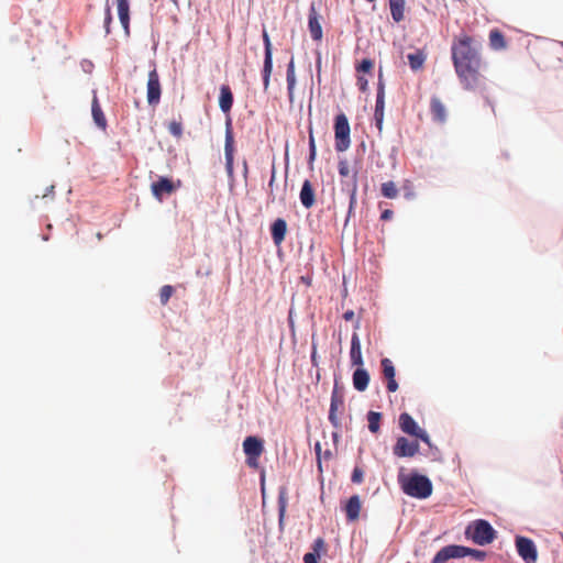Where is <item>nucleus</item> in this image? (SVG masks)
<instances>
[{"label": "nucleus", "mask_w": 563, "mask_h": 563, "mask_svg": "<svg viewBox=\"0 0 563 563\" xmlns=\"http://www.w3.org/2000/svg\"><path fill=\"white\" fill-rule=\"evenodd\" d=\"M339 174L341 177H349L351 174L350 166L346 159H341L339 162Z\"/></svg>", "instance_id": "obj_37"}, {"label": "nucleus", "mask_w": 563, "mask_h": 563, "mask_svg": "<svg viewBox=\"0 0 563 563\" xmlns=\"http://www.w3.org/2000/svg\"><path fill=\"white\" fill-rule=\"evenodd\" d=\"M465 534L478 545L489 544L496 538V531L492 525L483 519H477L470 523L465 530Z\"/></svg>", "instance_id": "obj_4"}, {"label": "nucleus", "mask_w": 563, "mask_h": 563, "mask_svg": "<svg viewBox=\"0 0 563 563\" xmlns=\"http://www.w3.org/2000/svg\"><path fill=\"white\" fill-rule=\"evenodd\" d=\"M356 84H357L358 89L362 92H365L367 90V87H368V79L365 78L364 75L358 74L357 75V82Z\"/></svg>", "instance_id": "obj_40"}, {"label": "nucleus", "mask_w": 563, "mask_h": 563, "mask_svg": "<svg viewBox=\"0 0 563 563\" xmlns=\"http://www.w3.org/2000/svg\"><path fill=\"white\" fill-rule=\"evenodd\" d=\"M408 62L412 70H419L426 60V55L421 51L408 54Z\"/></svg>", "instance_id": "obj_27"}, {"label": "nucleus", "mask_w": 563, "mask_h": 563, "mask_svg": "<svg viewBox=\"0 0 563 563\" xmlns=\"http://www.w3.org/2000/svg\"><path fill=\"white\" fill-rule=\"evenodd\" d=\"M380 192L385 198L395 199L398 196V188L394 181L383 183Z\"/></svg>", "instance_id": "obj_30"}, {"label": "nucleus", "mask_w": 563, "mask_h": 563, "mask_svg": "<svg viewBox=\"0 0 563 563\" xmlns=\"http://www.w3.org/2000/svg\"><path fill=\"white\" fill-rule=\"evenodd\" d=\"M303 562L305 563H318V555H317V553H311V552L306 553L303 555Z\"/></svg>", "instance_id": "obj_42"}, {"label": "nucleus", "mask_w": 563, "mask_h": 563, "mask_svg": "<svg viewBox=\"0 0 563 563\" xmlns=\"http://www.w3.org/2000/svg\"><path fill=\"white\" fill-rule=\"evenodd\" d=\"M419 451V443L417 441H409L405 437L397 439L393 452L398 457H412Z\"/></svg>", "instance_id": "obj_12"}, {"label": "nucleus", "mask_w": 563, "mask_h": 563, "mask_svg": "<svg viewBox=\"0 0 563 563\" xmlns=\"http://www.w3.org/2000/svg\"><path fill=\"white\" fill-rule=\"evenodd\" d=\"M272 234L275 244L278 246L282 243V218H277L272 225Z\"/></svg>", "instance_id": "obj_33"}, {"label": "nucleus", "mask_w": 563, "mask_h": 563, "mask_svg": "<svg viewBox=\"0 0 563 563\" xmlns=\"http://www.w3.org/2000/svg\"><path fill=\"white\" fill-rule=\"evenodd\" d=\"M430 113L432 115V120L438 123H444L446 121V108L442 100L437 96H433L430 100Z\"/></svg>", "instance_id": "obj_17"}, {"label": "nucleus", "mask_w": 563, "mask_h": 563, "mask_svg": "<svg viewBox=\"0 0 563 563\" xmlns=\"http://www.w3.org/2000/svg\"><path fill=\"white\" fill-rule=\"evenodd\" d=\"M481 43L474 37L462 33L454 38L451 47L452 62L462 87L466 90H478L484 87L482 74L483 60L479 54Z\"/></svg>", "instance_id": "obj_1"}, {"label": "nucleus", "mask_w": 563, "mask_h": 563, "mask_svg": "<svg viewBox=\"0 0 563 563\" xmlns=\"http://www.w3.org/2000/svg\"><path fill=\"white\" fill-rule=\"evenodd\" d=\"M384 98H385V87H384V82L382 80V73H379V81H378V89H377L376 104H375V112H374L376 125L379 131H382L383 119H384V106H385Z\"/></svg>", "instance_id": "obj_15"}, {"label": "nucleus", "mask_w": 563, "mask_h": 563, "mask_svg": "<svg viewBox=\"0 0 563 563\" xmlns=\"http://www.w3.org/2000/svg\"><path fill=\"white\" fill-rule=\"evenodd\" d=\"M355 195H356V175L354 174L352 176V189H351V202H350L351 208L355 201Z\"/></svg>", "instance_id": "obj_41"}, {"label": "nucleus", "mask_w": 563, "mask_h": 563, "mask_svg": "<svg viewBox=\"0 0 563 563\" xmlns=\"http://www.w3.org/2000/svg\"><path fill=\"white\" fill-rule=\"evenodd\" d=\"M343 410H344V397H343V394L340 393L335 386L331 394L329 420L332 423V426L336 429H339L341 427L339 413H342Z\"/></svg>", "instance_id": "obj_10"}, {"label": "nucleus", "mask_w": 563, "mask_h": 563, "mask_svg": "<svg viewBox=\"0 0 563 563\" xmlns=\"http://www.w3.org/2000/svg\"><path fill=\"white\" fill-rule=\"evenodd\" d=\"M312 549V553H317V555L319 556L320 552L325 550L324 540L322 538H318L317 540H314Z\"/></svg>", "instance_id": "obj_39"}, {"label": "nucleus", "mask_w": 563, "mask_h": 563, "mask_svg": "<svg viewBox=\"0 0 563 563\" xmlns=\"http://www.w3.org/2000/svg\"><path fill=\"white\" fill-rule=\"evenodd\" d=\"M361 508H362V504H361L360 496H357V495L351 496L344 506L346 519L351 522L356 521L360 518Z\"/></svg>", "instance_id": "obj_19"}, {"label": "nucleus", "mask_w": 563, "mask_h": 563, "mask_svg": "<svg viewBox=\"0 0 563 563\" xmlns=\"http://www.w3.org/2000/svg\"><path fill=\"white\" fill-rule=\"evenodd\" d=\"M233 104V93L228 85L220 88L219 107L224 113H229Z\"/></svg>", "instance_id": "obj_20"}, {"label": "nucleus", "mask_w": 563, "mask_h": 563, "mask_svg": "<svg viewBox=\"0 0 563 563\" xmlns=\"http://www.w3.org/2000/svg\"><path fill=\"white\" fill-rule=\"evenodd\" d=\"M233 154H234V137L231 130V122L228 121L225 130V143H224V155H225V167L228 173H233Z\"/></svg>", "instance_id": "obj_14"}, {"label": "nucleus", "mask_w": 563, "mask_h": 563, "mask_svg": "<svg viewBox=\"0 0 563 563\" xmlns=\"http://www.w3.org/2000/svg\"><path fill=\"white\" fill-rule=\"evenodd\" d=\"M324 5L322 2H312L308 15V29L313 41L322 38V23L324 22Z\"/></svg>", "instance_id": "obj_6"}, {"label": "nucleus", "mask_w": 563, "mask_h": 563, "mask_svg": "<svg viewBox=\"0 0 563 563\" xmlns=\"http://www.w3.org/2000/svg\"><path fill=\"white\" fill-rule=\"evenodd\" d=\"M369 383V374L361 366L353 373V386L358 391H364Z\"/></svg>", "instance_id": "obj_22"}, {"label": "nucleus", "mask_w": 563, "mask_h": 563, "mask_svg": "<svg viewBox=\"0 0 563 563\" xmlns=\"http://www.w3.org/2000/svg\"><path fill=\"white\" fill-rule=\"evenodd\" d=\"M288 320H289L290 327L292 328L291 310L289 311Z\"/></svg>", "instance_id": "obj_47"}, {"label": "nucleus", "mask_w": 563, "mask_h": 563, "mask_svg": "<svg viewBox=\"0 0 563 563\" xmlns=\"http://www.w3.org/2000/svg\"><path fill=\"white\" fill-rule=\"evenodd\" d=\"M354 317V312L353 311H346L344 314H343V318L345 320H352Z\"/></svg>", "instance_id": "obj_45"}, {"label": "nucleus", "mask_w": 563, "mask_h": 563, "mask_svg": "<svg viewBox=\"0 0 563 563\" xmlns=\"http://www.w3.org/2000/svg\"><path fill=\"white\" fill-rule=\"evenodd\" d=\"M47 190H48L49 192H53V190H54V186H51Z\"/></svg>", "instance_id": "obj_49"}, {"label": "nucleus", "mask_w": 563, "mask_h": 563, "mask_svg": "<svg viewBox=\"0 0 563 563\" xmlns=\"http://www.w3.org/2000/svg\"><path fill=\"white\" fill-rule=\"evenodd\" d=\"M106 13H107V16H106V22L110 21L111 20V15H110V8L107 7L106 9Z\"/></svg>", "instance_id": "obj_46"}, {"label": "nucleus", "mask_w": 563, "mask_h": 563, "mask_svg": "<svg viewBox=\"0 0 563 563\" xmlns=\"http://www.w3.org/2000/svg\"><path fill=\"white\" fill-rule=\"evenodd\" d=\"M177 186L167 177H159L151 185L152 194L158 201L163 200L164 195L173 194Z\"/></svg>", "instance_id": "obj_13"}, {"label": "nucleus", "mask_w": 563, "mask_h": 563, "mask_svg": "<svg viewBox=\"0 0 563 563\" xmlns=\"http://www.w3.org/2000/svg\"><path fill=\"white\" fill-rule=\"evenodd\" d=\"M162 87L159 81V75L156 68L152 69L148 74L147 80V102L151 106H155L161 100Z\"/></svg>", "instance_id": "obj_11"}, {"label": "nucleus", "mask_w": 563, "mask_h": 563, "mask_svg": "<svg viewBox=\"0 0 563 563\" xmlns=\"http://www.w3.org/2000/svg\"><path fill=\"white\" fill-rule=\"evenodd\" d=\"M394 216V212L390 210V209H386L382 212L380 214V219L383 221H387V220H390Z\"/></svg>", "instance_id": "obj_43"}, {"label": "nucleus", "mask_w": 563, "mask_h": 563, "mask_svg": "<svg viewBox=\"0 0 563 563\" xmlns=\"http://www.w3.org/2000/svg\"><path fill=\"white\" fill-rule=\"evenodd\" d=\"M382 413L376 411H369L367 413L368 430L372 433H377L380 428Z\"/></svg>", "instance_id": "obj_28"}, {"label": "nucleus", "mask_w": 563, "mask_h": 563, "mask_svg": "<svg viewBox=\"0 0 563 563\" xmlns=\"http://www.w3.org/2000/svg\"><path fill=\"white\" fill-rule=\"evenodd\" d=\"M274 179H275V170H273V176H272L271 184L274 181Z\"/></svg>", "instance_id": "obj_48"}, {"label": "nucleus", "mask_w": 563, "mask_h": 563, "mask_svg": "<svg viewBox=\"0 0 563 563\" xmlns=\"http://www.w3.org/2000/svg\"><path fill=\"white\" fill-rule=\"evenodd\" d=\"M390 12L395 22H400L405 16V2H389Z\"/></svg>", "instance_id": "obj_31"}, {"label": "nucleus", "mask_w": 563, "mask_h": 563, "mask_svg": "<svg viewBox=\"0 0 563 563\" xmlns=\"http://www.w3.org/2000/svg\"><path fill=\"white\" fill-rule=\"evenodd\" d=\"M364 472L360 467H354L351 476V481L355 484H361L363 482Z\"/></svg>", "instance_id": "obj_38"}, {"label": "nucleus", "mask_w": 563, "mask_h": 563, "mask_svg": "<svg viewBox=\"0 0 563 563\" xmlns=\"http://www.w3.org/2000/svg\"><path fill=\"white\" fill-rule=\"evenodd\" d=\"M384 377L387 379V390L395 393L398 389V384L395 379L396 369L393 362L385 357L380 361Z\"/></svg>", "instance_id": "obj_16"}, {"label": "nucleus", "mask_w": 563, "mask_h": 563, "mask_svg": "<svg viewBox=\"0 0 563 563\" xmlns=\"http://www.w3.org/2000/svg\"><path fill=\"white\" fill-rule=\"evenodd\" d=\"M277 503H278V522H279V525H282V493H279V495H278Z\"/></svg>", "instance_id": "obj_44"}, {"label": "nucleus", "mask_w": 563, "mask_h": 563, "mask_svg": "<svg viewBox=\"0 0 563 563\" xmlns=\"http://www.w3.org/2000/svg\"><path fill=\"white\" fill-rule=\"evenodd\" d=\"M295 82H296V79H295L294 62L290 60L289 64L287 65V88H288V95H289L290 102H292V99H294L292 91H294Z\"/></svg>", "instance_id": "obj_29"}, {"label": "nucleus", "mask_w": 563, "mask_h": 563, "mask_svg": "<svg viewBox=\"0 0 563 563\" xmlns=\"http://www.w3.org/2000/svg\"><path fill=\"white\" fill-rule=\"evenodd\" d=\"M316 155H317V150H316L314 137H313L312 131L310 130V132H309V162L310 163L316 158Z\"/></svg>", "instance_id": "obj_36"}, {"label": "nucleus", "mask_w": 563, "mask_h": 563, "mask_svg": "<svg viewBox=\"0 0 563 563\" xmlns=\"http://www.w3.org/2000/svg\"><path fill=\"white\" fill-rule=\"evenodd\" d=\"M351 128L349 120L344 113H340L334 119V139L335 150L345 152L351 145Z\"/></svg>", "instance_id": "obj_5"}, {"label": "nucleus", "mask_w": 563, "mask_h": 563, "mask_svg": "<svg viewBox=\"0 0 563 563\" xmlns=\"http://www.w3.org/2000/svg\"><path fill=\"white\" fill-rule=\"evenodd\" d=\"M262 493H263V499L265 500V489L262 488Z\"/></svg>", "instance_id": "obj_50"}, {"label": "nucleus", "mask_w": 563, "mask_h": 563, "mask_svg": "<svg viewBox=\"0 0 563 563\" xmlns=\"http://www.w3.org/2000/svg\"><path fill=\"white\" fill-rule=\"evenodd\" d=\"M91 113L95 123L102 130L107 128V120L103 114V111L99 104L98 98L95 96L91 103Z\"/></svg>", "instance_id": "obj_24"}, {"label": "nucleus", "mask_w": 563, "mask_h": 563, "mask_svg": "<svg viewBox=\"0 0 563 563\" xmlns=\"http://www.w3.org/2000/svg\"><path fill=\"white\" fill-rule=\"evenodd\" d=\"M118 15L122 26L125 32H129V23H130V8L129 2H118Z\"/></svg>", "instance_id": "obj_26"}, {"label": "nucleus", "mask_w": 563, "mask_h": 563, "mask_svg": "<svg viewBox=\"0 0 563 563\" xmlns=\"http://www.w3.org/2000/svg\"><path fill=\"white\" fill-rule=\"evenodd\" d=\"M243 451L246 455V464L252 468H257L258 459L264 451L263 441L257 437H247L243 441Z\"/></svg>", "instance_id": "obj_7"}, {"label": "nucleus", "mask_w": 563, "mask_h": 563, "mask_svg": "<svg viewBox=\"0 0 563 563\" xmlns=\"http://www.w3.org/2000/svg\"><path fill=\"white\" fill-rule=\"evenodd\" d=\"M264 41H265V59H264V67H263V84H264V89L267 90L268 84H269V77L272 74L273 63H272L271 42H269L266 33H264Z\"/></svg>", "instance_id": "obj_18"}, {"label": "nucleus", "mask_w": 563, "mask_h": 563, "mask_svg": "<svg viewBox=\"0 0 563 563\" xmlns=\"http://www.w3.org/2000/svg\"><path fill=\"white\" fill-rule=\"evenodd\" d=\"M350 356L353 365L363 366L361 341L357 333H353L352 335Z\"/></svg>", "instance_id": "obj_21"}, {"label": "nucleus", "mask_w": 563, "mask_h": 563, "mask_svg": "<svg viewBox=\"0 0 563 563\" xmlns=\"http://www.w3.org/2000/svg\"><path fill=\"white\" fill-rule=\"evenodd\" d=\"M283 228H284V234L286 233V223L284 222L283 224Z\"/></svg>", "instance_id": "obj_51"}, {"label": "nucleus", "mask_w": 563, "mask_h": 563, "mask_svg": "<svg viewBox=\"0 0 563 563\" xmlns=\"http://www.w3.org/2000/svg\"><path fill=\"white\" fill-rule=\"evenodd\" d=\"M173 294H174L173 286H170V285L163 286L159 291L161 303L163 306H165L168 302V300L170 299V297L173 296Z\"/></svg>", "instance_id": "obj_34"}, {"label": "nucleus", "mask_w": 563, "mask_h": 563, "mask_svg": "<svg viewBox=\"0 0 563 563\" xmlns=\"http://www.w3.org/2000/svg\"><path fill=\"white\" fill-rule=\"evenodd\" d=\"M168 131L172 135H174L175 137L179 139L183 135V124L180 121H170L168 123Z\"/></svg>", "instance_id": "obj_35"}, {"label": "nucleus", "mask_w": 563, "mask_h": 563, "mask_svg": "<svg viewBox=\"0 0 563 563\" xmlns=\"http://www.w3.org/2000/svg\"><path fill=\"white\" fill-rule=\"evenodd\" d=\"M373 69H374V62L369 58H364L355 66V70L357 74L372 75Z\"/></svg>", "instance_id": "obj_32"}, {"label": "nucleus", "mask_w": 563, "mask_h": 563, "mask_svg": "<svg viewBox=\"0 0 563 563\" xmlns=\"http://www.w3.org/2000/svg\"><path fill=\"white\" fill-rule=\"evenodd\" d=\"M399 427L402 432L416 437L417 439H420L430 445V438L428 433L417 424V422L409 413L402 412L399 416Z\"/></svg>", "instance_id": "obj_8"}, {"label": "nucleus", "mask_w": 563, "mask_h": 563, "mask_svg": "<svg viewBox=\"0 0 563 563\" xmlns=\"http://www.w3.org/2000/svg\"><path fill=\"white\" fill-rule=\"evenodd\" d=\"M464 556H471L475 561H484L487 553L482 550L471 549L464 545L451 544L443 547L437 552L431 563H445L451 559H460Z\"/></svg>", "instance_id": "obj_3"}, {"label": "nucleus", "mask_w": 563, "mask_h": 563, "mask_svg": "<svg viewBox=\"0 0 563 563\" xmlns=\"http://www.w3.org/2000/svg\"><path fill=\"white\" fill-rule=\"evenodd\" d=\"M300 201L306 208H311L314 205V191L309 180H306L301 187Z\"/></svg>", "instance_id": "obj_23"}, {"label": "nucleus", "mask_w": 563, "mask_h": 563, "mask_svg": "<svg viewBox=\"0 0 563 563\" xmlns=\"http://www.w3.org/2000/svg\"><path fill=\"white\" fill-rule=\"evenodd\" d=\"M489 45L495 51H500V49L506 48L507 43H506L505 36L499 30L494 29L490 31Z\"/></svg>", "instance_id": "obj_25"}, {"label": "nucleus", "mask_w": 563, "mask_h": 563, "mask_svg": "<svg viewBox=\"0 0 563 563\" xmlns=\"http://www.w3.org/2000/svg\"><path fill=\"white\" fill-rule=\"evenodd\" d=\"M516 548L518 554L526 563H536L538 559V551L533 541L526 537L516 538Z\"/></svg>", "instance_id": "obj_9"}, {"label": "nucleus", "mask_w": 563, "mask_h": 563, "mask_svg": "<svg viewBox=\"0 0 563 563\" xmlns=\"http://www.w3.org/2000/svg\"><path fill=\"white\" fill-rule=\"evenodd\" d=\"M399 483L402 492L410 497L426 499L432 494V483L424 475L413 474L399 477Z\"/></svg>", "instance_id": "obj_2"}]
</instances>
